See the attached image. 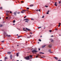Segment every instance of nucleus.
<instances>
[{
  "instance_id": "nucleus-1",
  "label": "nucleus",
  "mask_w": 61,
  "mask_h": 61,
  "mask_svg": "<svg viewBox=\"0 0 61 61\" xmlns=\"http://www.w3.org/2000/svg\"><path fill=\"white\" fill-rule=\"evenodd\" d=\"M25 59H26V60H29L30 59V57L28 56L27 57H26L25 58Z\"/></svg>"
},
{
  "instance_id": "nucleus-2",
  "label": "nucleus",
  "mask_w": 61,
  "mask_h": 61,
  "mask_svg": "<svg viewBox=\"0 0 61 61\" xmlns=\"http://www.w3.org/2000/svg\"><path fill=\"white\" fill-rule=\"evenodd\" d=\"M31 52L33 53H36V52H37V51L34 50H33L31 51Z\"/></svg>"
},
{
  "instance_id": "nucleus-3",
  "label": "nucleus",
  "mask_w": 61,
  "mask_h": 61,
  "mask_svg": "<svg viewBox=\"0 0 61 61\" xmlns=\"http://www.w3.org/2000/svg\"><path fill=\"white\" fill-rule=\"evenodd\" d=\"M6 13H9V12H10V14H12V11H6Z\"/></svg>"
},
{
  "instance_id": "nucleus-4",
  "label": "nucleus",
  "mask_w": 61,
  "mask_h": 61,
  "mask_svg": "<svg viewBox=\"0 0 61 61\" xmlns=\"http://www.w3.org/2000/svg\"><path fill=\"white\" fill-rule=\"evenodd\" d=\"M10 59H12V57H13V56H12V55H10Z\"/></svg>"
},
{
  "instance_id": "nucleus-5",
  "label": "nucleus",
  "mask_w": 61,
  "mask_h": 61,
  "mask_svg": "<svg viewBox=\"0 0 61 61\" xmlns=\"http://www.w3.org/2000/svg\"><path fill=\"white\" fill-rule=\"evenodd\" d=\"M51 49L49 50L48 52H49L51 53H53V52H51Z\"/></svg>"
},
{
  "instance_id": "nucleus-6",
  "label": "nucleus",
  "mask_w": 61,
  "mask_h": 61,
  "mask_svg": "<svg viewBox=\"0 0 61 61\" xmlns=\"http://www.w3.org/2000/svg\"><path fill=\"white\" fill-rule=\"evenodd\" d=\"M49 47L50 48H51L52 47V45H49Z\"/></svg>"
},
{
  "instance_id": "nucleus-7",
  "label": "nucleus",
  "mask_w": 61,
  "mask_h": 61,
  "mask_svg": "<svg viewBox=\"0 0 61 61\" xmlns=\"http://www.w3.org/2000/svg\"><path fill=\"white\" fill-rule=\"evenodd\" d=\"M57 4V3H56V2L55 4H54V5H55V6H57V5L56 4Z\"/></svg>"
},
{
  "instance_id": "nucleus-8",
  "label": "nucleus",
  "mask_w": 61,
  "mask_h": 61,
  "mask_svg": "<svg viewBox=\"0 0 61 61\" xmlns=\"http://www.w3.org/2000/svg\"><path fill=\"white\" fill-rule=\"evenodd\" d=\"M24 12H25L26 11H28V10H22Z\"/></svg>"
},
{
  "instance_id": "nucleus-9",
  "label": "nucleus",
  "mask_w": 61,
  "mask_h": 61,
  "mask_svg": "<svg viewBox=\"0 0 61 61\" xmlns=\"http://www.w3.org/2000/svg\"><path fill=\"white\" fill-rule=\"evenodd\" d=\"M25 30H27L28 31H30V30L29 29H28L27 28H25Z\"/></svg>"
},
{
  "instance_id": "nucleus-10",
  "label": "nucleus",
  "mask_w": 61,
  "mask_h": 61,
  "mask_svg": "<svg viewBox=\"0 0 61 61\" xmlns=\"http://www.w3.org/2000/svg\"><path fill=\"white\" fill-rule=\"evenodd\" d=\"M5 59L4 60L5 61V60H6V59H8L7 57H5Z\"/></svg>"
},
{
  "instance_id": "nucleus-11",
  "label": "nucleus",
  "mask_w": 61,
  "mask_h": 61,
  "mask_svg": "<svg viewBox=\"0 0 61 61\" xmlns=\"http://www.w3.org/2000/svg\"><path fill=\"white\" fill-rule=\"evenodd\" d=\"M16 13H17V12H16V11L14 13V15H16Z\"/></svg>"
},
{
  "instance_id": "nucleus-12",
  "label": "nucleus",
  "mask_w": 61,
  "mask_h": 61,
  "mask_svg": "<svg viewBox=\"0 0 61 61\" xmlns=\"http://www.w3.org/2000/svg\"><path fill=\"white\" fill-rule=\"evenodd\" d=\"M8 54L9 55H10L11 54V52H7Z\"/></svg>"
},
{
  "instance_id": "nucleus-13",
  "label": "nucleus",
  "mask_w": 61,
  "mask_h": 61,
  "mask_svg": "<svg viewBox=\"0 0 61 61\" xmlns=\"http://www.w3.org/2000/svg\"><path fill=\"white\" fill-rule=\"evenodd\" d=\"M24 20V21H25V20H27V21H29V20H28L27 19H26Z\"/></svg>"
},
{
  "instance_id": "nucleus-14",
  "label": "nucleus",
  "mask_w": 61,
  "mask_h": 61,
  "mask_svg": "<svg viewBox=\"0 0 61 61\" xmlns=\"http://www.w3.org/2000/svg\"><path fill=\"white\" fill-rule=\"evenodd\" d=\"M46 46V45H45L44 46H42V48H44V47H45V46Z\"/></svg>"
},
{
  "instance_id": "nucleus-15",
  "label": "nucleus",
  "mask_w": 61,
  "mask_h": 61,
  "mask_svg": "<svg viewBox=\"0 0 61 61\" xmlns=\"http://www.w3.org/2000/svg\"><path fill=\"white\" fill-rule=\"evenodd\" d=\"M6 36H9V37H10L11 36L10 35H7Z\"/></svg>"
},
{
  "instance_id": "nucleus-16",
  "label": "nucleus",
  "mask_w": 61,
  "mask_h": 61,
  "mask_svg": "<svg viewBox=\"0 0 61 61\" xmlns=\"http://www.w3.org/2000/svg\"><path fill=\"white\" fill-rule=\"evenodd\" d=\"M40 54H44V53H43L42 52H40Z\"/></svg>"
},
{
  "instance_id": "nucleus-17",
  "label": "nucleus",
  "mask_w": 61,
  "mask_h": 61,
  "mask_svg": "<svg viewBox=\"0 0 61 61\" xmlns=\"http://www.w3.org/2000/svg\"><path fill=\"white\" fill-rule=\"evenodd\" d=\"M16 56H18V53H17L16 54Z\"/></svg>"
},
{
  "instance_id": "nucleus-18",
  "label": "nucleus",
  "mask_w": 61,
  "mask_h": 61,
  "mask_svg": "<svg viewBox=\"0 0 61 61\" xmlns=\"http://www.w3.org/2000/svg\"><path fill=\"white\" fill-rule=\"evenodd\" d=\"M54 58L56 59V60H57V57H54Z\"/></svg>"
},
{
  "instance_id": "nucleus-19",
  "label": "nucleus",
  "mask_w": 61,
  "mask_h": 61,
  "mask_svg": "<svg viewBox=\"0 0 61 61\" xmlns=\"http://www.w3.org/2000/svg\"><path fill=\"white\" fill-rule=\"evenodd\" d=\"M33 5H30V6L31 7H32V6H33Z\"/></svg>"
},
{
  "instance_id": "nucleus-20",
  "label": "nucleus",
  "mask_w": 61,
  "mask_h": 61,
  "mask_svg": "<svg viewBox=\"0 0 61 61\" xmlns=\"http://www.w3.org/2000/svg\"><path fill=\"white\" fill-rule=\"evenodd\" d=\"M15 20H14L13 21V23H15Z\"/></svg>"
},
{
  "instance_id": "nucleus-21",
  "label": "nucleus",
  "mask_w": 61,
  "mask_h": 61,
  "mask_svg": "<svg viewBox=\"0 0 61 61\" xmlns=\"http://www.w3.org/2000/svg\"><path fill=\"white\" fill-rule=\"evenodd\" d=\"M0 27H2L3 26V25H0Z\"/></svg>"
},
{
  "instance_id": "nucleus-22",
  "label": "nucleus",
  "mask_w": 61,
  "mask_h": 61,
  "mask_svg": "<svg viewBox=\"0 0 61 61\" xmlns=\"http://www.w3.org/2000/svg\"><path fill=\"white\" fill-rule=\"evenodd\" d=\"M23 30L24 31H25L26 32H27V30H25V29H23Z\"/></svg>"
},
{
  "instance_id": "nucleus-23",
  "label": "nucleus",
  "mask_w": 61,
  "mask_h": 61,
  "mask_svg": "<svg viewBox=\"0 0 61 61\" xmlns=\"http://www.w3.org/2000/svg\"><path fill=\"white\" fill-rule=\"evenodd\" d=\"M41 28V27H38V29H39V28Z\"/></svg>"
},
{
  "instance_id": "nucleus-24",
  "label": "nucleus",
  "mask_w": 61,
  "mask_h": 61,
  "mask_svg": "<svg viewBox=\"0 0 61 61\" xmlns=\"http://www.w3.org/2000/svg\"><path fill=\"white\" fill-rule=\"evenodd\" d=\"M30 38V37L29 36H28L27 37V38Z\"/></svg>"
},
{
  "instance_id": "nucleus-25",
  "label": "nucleus",
  "mask_w": 61,
  "mask_h": 61,
  "mask_svg": "<svg viewBox=\"0 0 61 61\" xmlns=\"http://www.w3.org/2000/svg\"><path fill=\"white\" fill-rule=\"evenodd\" d=\"M26 9H27V10H28V9H29V8H26Z\"/></svg>"
},
{
  "instance_id": "nucleus-26",
  "label": "nucleus",
  "mask_w": 61,
  "mask_h": 61,
  "mask_svg": "<svg viewBox=\"0 0 61 61\" xmlns=\"http://www.w3.org/2000/svg\"><path fill=\"white\" fill-rule=\"evenodd\" d=\"M51 42H54V41L53 40H51Z\"/></svg>"
},
{
  "instance_id": "nucleus-27",
  "label": "nucleus",
  "mask_w": 61,
  "mask_h": 61,
  "mask_svg": "<svg viewBox=\"0 0 61 61\" xmlns=\"http://www.w3.org/2000/svg\"><path fill=\"white\" fill-rule=\"evenodd\" d=\"M31 20H34V19L33 18H31Z\"/></svg>"
},
{
  "instance_id": "nucleus-28",
  "label": "nucleus",
  "mask_w": 61,
  "mask_h": 61,
  "mask_svg": "<svg viewBox=\"0 0 61 61\" xmlns=\"http://www.w3.org/2000/svg\"><path fill=\"white\" fill-rule=\"evenodd\" d=\"M49 31L50 32H52V30H50Z\"/></svg>"
},
{
  "instance_id": "nucleus-29",
  "label": "nucleus",
  "mask_w": 61,
  "mask_h": 61,
  "mask_svg": "<svg viewBox=\"0 0 61 61\" xmlns=\"http://www.w3.org/2000/svg\"><path fill=\"white\" fill-rule=\"evenodd\" d=\"M42 18H44V16H43Z\"/></svg>"
},
{
  "instance_id": "nucleus-30",
  "label": "nucleus",
  "mask_w": 61,
  "mask_h": 61,
  "mask_svg": "<svg viewBox=\"0 0 61 61\" xmlns=\"http://www.w3.org/2000/svg\"><path fill=\"white\" fill-rule=\"evenodd\" d=\"M59 4H60V3H61V1H60L59 2Z\"/></svg>"
},
{
  "instance_id": "nucleus-31",
  "label": "nucleus",
  "mask_w": 61,
  "mask_h": 61,
  "mask_svg": "<svg viewBox=\"0 0 61 61\" xmlns=\"http://www.w3.org/2000/svg\"><path fill=\"white\" fill-rule=\"evenodd\" d=\"M39 41H40V42H41V39H39Z\"/></svg>"
},
{
  "instance_id": "nucleus-32",
  "label": "nucleus",
  "mask_w": 61,
  "mask_h": 61,
  "mask_svg": "<svg viewBox=\"0 0 61 61\" xmlns=\"http://www.w3.org/2000/svg\"><path fill=\"white\" fill-rule=\"evenodd\" d=\"M2 7H1L0 8V9H2Z\"/></svg>"
},
{
  "instance_id": "nucleus-33",
  "label": "nucleus",
  "mask_w": 61,
  "mask_h": 61,
  "mask_svg": "<svg viewBox=\"0 0 61 61\" xmlns=\"http://www.w3.org/2000/svg\"><path fill=\"white\" fill-rule=\"evenodd\" d=\"M21 13H22V14H23L24 13V12L23 11H21Z\"/></svg>"
},
{
  "instance_id": "nucleus-34",
  "label": "nucleus",
  "mask_w": 61,
  "mask_h": 61,
  "mask_svg": "<svg viewBox=\"0 0 61 61\" xmlns=\"http://www.w3.org/2000/svg\"><path fill=\"white\" fill-rule=\"evenodd\" d=\"M20 12H18L17 13L18 14H20Z\"/></svg>"
},
{
  "instance_id": "nucleus-35",
  "label": "nucleus",
  "mask_w": 61,
  "mask_h": 61,
  "mask_svg": "<svg viewBox=\"0 0 61 61\" xmlns=\"http://www.w3.org/2000/svg\"><path fill=\"white\" fill-rule=\"evenodd\" d=\"M59 25H61V24L60 23H59Z\"/></svg>"
},
{
  "instance_id": "nucleus-36",
  "label": "nucleus",
  "mask_w": 61,
  "mask_h": 61,
  "mask_svg": "<svg viewBox=\"0 0 61 61\" xmlns=\"http://www.w3.org/2000/svg\"><path fill=\"white\" fill-rule=\"evenodd\" d=\"M46 14H49V13H48V12H47Z\"/></svg>"
},
{
  "instance_id": "nucleus-37",
  "label": "nucleus",
  "mask_w": 61,
  "mask_h": 61,
  "mask_svg": "<svg viewBox=\"0 0 61 61\" xmlns=\"http://www.w3.org/2000/svg\"><path fill=\"white\" fill-rule=\"evenodd\" d=\"M18 37H21V36H18Z\"/></svg>"
},
{
  "instance_id": "nucleus-38",
  "label": "nucleus",
  "mask_w": 61,
  "mask_h": 61,
  "mask_svg": "<svg viewBox=\"0 0 61 61\" xmlns=\"http://www.w3.org/2000/svg\"><path fill=\"white\" fill-rule=\"evenodd\" d=\"M21 3H24V1H21Z\"/></svg>"
},
{
  "instance_id": "nucleus-39",
  "label": "nucleus",
  "mask_w": 61,
  "mask_h": 61,
  "mask_svg": "<svg viewBox=\"0 0 61 61\" xmlns=\"http://www.w3.org/2000/svg\"><path fill=\"white\" fill-rule=\"evenodd\" d=\"M30 57H31L32 56V55H30Z\"/></svg>"
},
{
  "instance_id": "nucleus-40",
  "label": "nucleus",
  "mask_w": 61,
  "mask_h": 61,
  "mask_svg": "<svg viewBox=\"0 0 61 61\" xmlns=\"http://www.w3.org/2000/svg\"><path fill=\"white\" fill-rule=\"evenodd\" d=\"M6 15H8V13H7Z\"/></svg>"
},
{
  "instance_id": "nucleus-41",
  "label": "nucleus",
  "mask_w": 61,
  "mask_h": 61,
  "mask_svg": "<svg viewBox=\"0 0 61 61\" xmlns=\"http://www.w3.org/2000/svg\"><path fill=\"white\" fill-rule=\"evenodd\" d=\"M30 34H33V33L32 32H30Z\"/></svg>"
},
{
  "instance_id": "nucleus-42",
  "label": "nucleus",
  "mask_w": 61,
  "mask_h": 61,
  "mask_svg": "<svg viewBox=\"0 0 61 61\" xmlns=\"http://www.w3.org/2000/svg\"><path fill=\"white\" fill-rule=\"evenodd\" d=\"M30 37H32V36L30 35Z\"/></svg>"
},
{
  "instance_id": "nucleus-43",
  "label": "nucleus",
  "mask_w": 61,
  "mask_h": 61,
  "mask_svg": "<svg viewBox=\"0 0 61 61\" xmlns=\"http://www.w3.org/2000/svg\"><path fill=\"white\" fill-rule=\"evenodd\" d=\"M36 11H37V12H38V10H36Z\"/></svg>"
},
{
  "instance_id": "nucleus-44",
  "label": "nucleus",
  "mask_w": 61,
  "mask_h": 61,
  "mask_svg": "<svg viewBox=\"0 0 61 61\" xmlns=\"http://www.w3.org/2000/svg\"><path fill=\"white\" fill-rule=\"evenodd\" d=\"M25 22H27V23H28V21H25Z\"/></svg>"
},
{
  "instance_id": "nucleus-45",
  "label": "nucleus",
  "mask_w": 61,
  "mask_h": 61,
  "mask_svg": "<svg viewBox=\"0 0 61 61\" xmlns=\"http://www.w3.org/2000/svg\"><path fill=\"white\" fill-rule=\"evenodd\" d=\"M38 56H36V58H37V57H38Z\"/></svg>"
},
{
  "instance_id": "nucleus-46",
  "label": "nucleus",
  "mask_w": 61,
  "mask_h": 61,
  "mask_svg": "<svg viewBox=\"0 0 61 61\" xmlns=\"http://www.w3.org/2000/svg\"><path fill=\"white\" fill-rule=\"evenodd\" d=\"M4 42V41H2V42Z\"/></svg>"
},
{
  "instance_id": "nucleus-47",
  "label": "nucleus",
  "mask_w": 61,
  "mask_h": 61,
  "mask_svg": "<svg viewBox=\"0 0 61 61\" xmlns=\"http://www.w3.org/2000/svg\"><path fill=\"white\" fill-rule=\"evenodd\" d=\"M26 17V16H25L24 17V18H25Z\"/></svg>"
},
{
  "instance_id": "nucleus-48",
  "label": "nucleus",
  "mask_w": 61,
  "mask_h": 61,
  "mask_svg": "<svg viewBox=\"0 0 61 61\" xmlns=\"http://www.w3.org/2000/svg\"><path fill=\"white\" fill-rule=\"evenodd\" d=\"M54 37V36H51V37Z\"/></svg>"
},
{
  "instance_id": "nucleus-49",
  "label": "nucleus",
  "mask_w": 61,
  "mask_h": 61,
  "mask_svg": "<svg viewBox=\"0 0 61 61\" xmlns=\"http://www.w3.org/2000/svg\"><path fill=\"white\" fill-rule=\"evenodd\" d=\"M8 18V17H6V19H7Z\"/></svg>"
},
{
  "instance_id": "nucleus-50",
  "label": "nucleus",
  "mask_w": 61,
  "mask_h": 61,
  "mask_svg": "<svg viewBox=\"0 0 61 61\" xmlns=\"http://www.w3.org/2000/svg\"><path fill=\"white\" fill-rule=\"evenodd\" d=\"M39 11H40H40H41L40 10V9H39Z\"/></svg>"
},
{
  "instance_id": "nucleus-51",
  "label": "nucleus",
  "mask_w": 61,
  "mask_h": 61,
  "mask_svg": "<svg viewBox=\"0 0 61 61\" xmlns=\"http://www.w3.org/2000/svg\"><path fill=\"white\" fill-rule=\"evenodd\" d=\"M60 26V25H59L58 26V27H59V26Z\"/></svg>"
},
{
  "instance_id": "nucleus-52",
  "label": "nucleus",
  "mask_w": 61,
  "mask_h": 61,
  "mask_svg": "<svg viewBox=\"0 0 61 61\" xmlns=\"http://www.w3.org/2000/svg\"><path fill=\"white\" fill-rule=\"evenodd\" d=\"M56 30H57V29H55Z\"/></svg>"
},
{
  "instance_id": "nucleus-53",
  "label": "nucleus",
  "mask_w": 61,
  "mask_h": 61,
  "mask_svg": "<svg viewBox=\"0 0 61 61\" xmlns=\"http://www.w3.org/2000/svg\"><path fill=\"white\" fill-rule=\"evenodd\" d=\"M49 11H49V10H48V11H47V12H49Z\"/></svg>"
},
{
  "instance_id": "nucleus-54",
  "label": "nucleus",
  "mask_w": 61,
  "mask_h": 61,
  "mask_svg": "<svg viewBox=\"0 0 61 61\" xmlns=\"http://www.w3.org/2000/svg\"><path fill=\"white\" fill-rule=\"evenodd\" d=\"M39 50H40V49H39Z\"/></svg>"
},
{
  "instance_id": "nucleus-55",
  "label": "nucleus",
  "mask_w": 61,
  "mask_h": 61,
  "mask_svg": "<svg viewBox=\"0 0 61 61\" xmlns=\"http://www.w3.org/2000/svg\"><path fill=\"white\" fill-rule=\"evenodd\" d=\"M43 57H42V56L41 57V58H43Z\"/></svg>"
},
{
  "instance_id": "nucleus-56",
  "label": "nucleus",
  "mask_w": 61,
  "mask_h": 61,
  "mask_svg": "<svg viewBox=\"0 0 61 61\" xmlns=\"http://www.w3.org/2000/svg\"><path fill=\"white\" fill-rule=\"evenodd\" d=\"M58 61H61V60H58Z\"/></svg>"
},
{
  "instance_id": "nucleus-57",
  "label": "nucleus",
  "mask_w": 61,
  "mask_h": 61,
  "mask_svg": "<svg viewBox=\"0 0 61 61\" xmlns=\"http://www.w3.org/2000/svg\"><path fill=\"white\" fill-rule=\"evenodd\" d=\"M40 37H42V36H41Z\"/></svg>"
},
{
  "instance_id": "nucleus-58",
  "label": "nucleus",
  "mask_w": 61,
  "mask_h": 61,
  "mask_svg": "<svg viewBox=\"0 0 61 61\" xmlns=\"http://www.w3.org/2000/svg\"><path fill=\"white\" fill-rule=\"evenodd\" d=\"M48 7V6H46V7Z\"/></svg>"
},
{
  "instance_id": "nucleus-59",
  "label": "nucleus",
  "mask_w": 61,
  "mask_h": 61,
  "mask_svg": "<svg viewBox=\"0 0 61 61\" xmlns=\"http://www.w3.org/2000/svg\"><path fill=\"white\" fill-rule=\"evenodd\" d=\"M13 25H15V24H13Z\"/></svg>"
},
{
  "instance_id": "nucleus-60",
  "label": "nucleus",
  "mask_w": 61,
  "mask_h": 61,
  "mask_svg": "<svg viewBox=\"0 0 61 61\" xmlns=\"http://www.w3.org/2000/svg\"><path fill=\"white\" fill-rule=\"evenodd\" d=\"M38 44H39V42H38Z\"/></svg>"
},
{
  "instance_id": "nucleus-61",
  "label": "nucleus",
  "mask_w": 61,
  "mask_h": 61,
  "mask_svg": "<svg viewBox=\"0 0 61 61\" xmlns=\"http://www.w3.org/2000/svg\"><path fill=\"white\" fill-rule=\"evenodd\" d=\"M59 36H61V35H59Z\"/></svg>"
},
{
  "instance_id": "nucleus-62",
  "label": "nucleus",
  "mask_w": 61,
  "mask_h": 61,
  "mask_svg": "<svg viewBox=\"0 0 61 61\" xmlns=\"http://www.w3.org/2000/svg\"><path fill=\"white\" fill-rule=\"evenodd\" d=\"M0 61H2V60H0Z\"/></svg>"
},
{
  "instance_id": "nucleus-63",
  "label": "nucleus",
  "mask_w": 61,
  "mask_h": 61,
  "mask_svg": "<svg viewBox=\"0 0 61 61\" xmlns=\"http://www.w3.org/2000/svg\"><path fill=\"white\" fill-rule=\"evenodd\" d=\"M16 61H19V60H17Z\"/></svg>"
},
{
  "instance_id": "nucleus-64",
  "label": "nucleus",
  "mask_w": 61,
  "mask_h": 61,
  "mask_svg": "<svg viewBox=\"0 0 61 61\" xmlns=\"http://www.w3.org/2000/svg\"><path fill=\"white\" fill-rule=\"evenodd\" d=\"M17 36H18V34H17Z\"/></svg>"
}]
</instances>
